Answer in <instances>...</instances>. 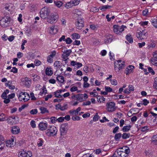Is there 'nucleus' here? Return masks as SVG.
I'll use <instances>...</instances> for the list:
<instances>
[{
	"label": "nucleus",
	"instance_id": "obj_52",
	"mask_svg": "<svg viewBox=\"0 0 157 157\" xmlns=\"http://www.w3.org/2000/svg\"><path fill=\"white\" fill-rule=\"evenodd\" d=\"M65 41L67 44H70L72 42V40L69 37H68L66 40Z\"/></svg>",
	"mask_w": 157,
	"mask_h": 157
},
{
	"label": "nucleus",
	"instance_id": "obj_1",
	"mask_svg": "<svg viewBox=\"0 0 157 157\" xmlns=\"http://www.w3.org/2000/svg\"><path fill=\"white\" fill-rule=\"evenodd\" d=\"M11 19L9 17H4L0 20V25L2 27H7L10 25Z\"/></svg>",
	"mask_w": 157,
	"mask_h": 157
},
{
	"label": "nucleus",
	"instance_id": "obj_41",
	"mask_svg": "<svg viewBox=\"0 0 157 157\" xmlns=\"http://www.w3.org/2000/svg\"><path fill=\"white\" fill-rule=\"evenodd\" d=\"M99 116L98 115V113H96V114L93 117V121H97L99 118Z\"/></svg>",
	"mask_w": 157,
	"mask_h": 157
},
{
	"label": "nucleus",
	"instance_id": "obj_6",
	"mask_svg": "<svg viewBox=\"0 0 157 157\" xmlns=\"http://www.w3.org/2000/svg\"><path fill=\"white\" fill-rule=\"evenodd\" d=\"M84 23L83 19L80 17H78L77 21L75 22L77 28L79 29H81L84 26Z\"/></svg>",
	"mask_w": 157,
	"mask_h": 157
},
{
	"label": "nucleus",
	"instance_id": "obj_51",
	"mask_svg": "<svg viewBox=\"0 0 157 157\" xmlns=\"http://www.w3.org/2000/svg\"><path fill=\"white\" fill-rule=\"evenodd\" d=\"M52 58L53 57H52V56H49L47 57V61L49 63H52L53 61Z\"/></svg>",
	"mask_w": 157,
	"mask_h": 157
},
{
	"label": "nucleus",
	"instance_id": "obj_16",
	"mask_svg": "<svg viewBox=\"0 0 157 157\" xmlns=\"http://www.w3.org/2000/svg\"><path fill=\"white\" fill-rule=\"evenodd\" d=\"M26 92H21L18 98L20 101H23L25 102V94Z\"/></svg>",
	"mask_w": 157,
	"mask_h": 157
},
{
	"label": "nucleus",
	"instance_id": "obj_22",
	"mask_svg": "<svg viewBox=\"0 0 157 157\" xmlns=\"http://www.w3.org/2000/svg\"><path fill=\"white\" fill-rule=\"evenodd\" d=\"M7 119V117L6 114L3 113L0 114V122L6 121Z\"/></svg>",
	"mask_w": 157,
	"mask_h": 157
},
{
	"label": "nucleus",
	"instance_id": "obj_19",
	"mask_svg": "<svg viewBox=\"0 0 157 157\" xmlns=\"http://www.w3.org/2000/svg\"><path fill=\"white\" fill-rule=\"evenodd\" d=\"M119 148L117 150V155L119 156V157H126L127 155H125V153L124 151L121 150H119Z\"/></svg>",
	"mask_w": 157,
	"mask_h": 157
},
{
	"label": "nucleus",
	"instance_id": "obj_31",
	"mask_svg": "<svg viewBox=\"0 0 157 157\" xmlns=\"http://www.w3.org/2000/svg\"><path fill=\"white\" fill-rule=\"evenodd\" d=\"M130 136V134L129 133H124L122 135V138L123 139H126L129 138Z\"/></svg>",
	"mask_w": 157,
	"mask_h": 157
},
{
	"label": "nucleus",
	"instance_id": "obj_44",
	"mask_svg": "<svg viewBox=\"0 0 157 157\" xmlns=\"http://www.w3.org/2000/svg\"><path fill=\"white\" fill-rule=\"evenodd\" d=\"M97 99L98 100V101H100V103L101 102H103L105 101V98L102 97H98L97 98Z\"/></svg>",
	"mask_w": 157,
	"mask_h": 157
},
{
	"label": "nucleus",
	"instance_id": "obj_5",
	"mask_svg": "<svg viewBox=\"0 0 157 157\" xmlns=\"http://www.w3.org/2000/svg\"><path fill=\"white\" fill-rule=\"evenodd\" d=\"M113 31L116 34H119L124 30V28H126L125 26L122 25L119 26L118 25H114L113 26Z\"/></svg>",
	"mask_w": 157,
	"mask_h": 157
},
{
	"label": "nucleus",
	"instance_id": "obj_60",
	"mask_svg": "<svg viewBox=\"0 0 157 157\" xmlns=\"http://www.w3.org/2000/svg\"><path fill=\"white\" fill-rule=\"evenodd\" d=\"M148 71H149V72H150V73H151V74L152 75H154L155 74V72L152 69L151 67H148Z\"/></svg>",
	"mask_w": 157,
	"mask_h": 157
},
{
	"label": "nucleus",
	"instance_id": "obj_3",
	"mask_svg": "<svg viewBox=\"0 0 157 157\" xmlns=\"http://www.w3.org/2000/svg\"><path fill=\"white\" fill-rule=\"evenodd\" d=\"M57 132V129L56 127L54 126L49 127L47 130L45 132L48 136H55Z\"/></svg>",
	"mask_w": 157,
	"mask_h": 157
},
{
	"label": "nucleus",
	"instance_id": "obj_8",
	"mask_svg": "<svg viewBox=\"0 0 157 157\" xmlns=\"http://www.w3.org/2000/svg\"><path fill=\"white\" fill-rule=\"evenodd\" d=\"M58 18V16L57 14H51L48 19V22L51 24H52L57 21Z\"/></svg>",
	"mask_w": 157,
	"mask_h": 157
},
{
	"label": "nucleus",
	"instance_id": "obj_49",
	"mask_svg": "<svg viewBox=\"0 0 157 157\" xmlns=\"http://www.w3.org/2000/svg\"><path fill=\"white\" fill-rule=\"evenodd\" d=\"M6 121H7L8 123L10 124H12L14 122L13 120H12V118L11 117H7V119Z\"/></svg>",
	"mask_w": 157,
	"mask_h": 157
},
{
	"label": "nucleus",
	"instance_id": "obj_40",
	"mask_svg": "<svg viewBox=\"0 0 157 157\" xmlns=\"http://www.w3.org/2000/svg\"><path fill=\"white\" fill-rule=\"evenodd\" d=\"M143 15L144 16H147L149 14L148 10L147 9H145L144 10H143L142 12Z\"/></svg>",
	"mask_w": 157,
	"mask_h": 157
},
{
	"label": "nucleus",
	"instance_id": "obj_10",
	"mask_svg": "<svg viewBox=\"0 0 157 157\" xmlns=\"http://www.w3.org/2000/svg\"><path fill=\"white\" fill-rule=\"evenodd\" d=\"M146 33H143L142 32L140 31L139 32L136 33V36L140 40H142L143 39H145L146 36H145Z\"/></svg>",
	"mask_w": 157,
	"mask_h": 157
},
{
	"label": "nucleus",
	"instance_id": "obj_23",
	"mask_svg": "<svg viewBox=\"0 0 157 157\" xmlns=\"http://www.w3.org/2000/svg\"><path fill=\"white\" fill-rule=\"evenodd\" d=\"M57 80L60 82L61 83H63L64 81V78L63 76L59 75L56 77Z\"/></svg>",
	"mask_w": 157,
	"mask_h": 157
},
{
	"label": "nucleus",
	"instance_id": "obj_29",
	"mask_svg": "<svg viewBox=\"0 0 157 157\" xmlns=\"http://www.w3.org/2000/svg\"><path fill=\"white\" fill-rule=\"evenodd\" d=\"M122 136V134L121 133H118L115 135L114 139L116 141H119Z\"/></svg>",
	"mask_w": 157,
	"mask_h": 157
},
{
	"label": "nucleus",
	"instance_id": "obj_54",
	"mask_svg": "<svg viewBox=\"0 0 157 157\" xmlns=\"http://www.w3.org/2000/svg\"><path fill=\"white\" fill-rule=\"evenodd\" d=\"M43 143V141L41 139H39V140L37 142V145L39 147L41 146L42 145Z\"/></svg>",
	"mask_w": 157,
	"mask_h": 157
},
{
	"label": "nucleus",
	"instance_id": "obj_25",
	"mask_svg": "<svg viewBox=\"0 0 157 157\" xmlns=\"http://www.w3.org/2000/svg\"><path fill=\"white\" fill-rule=\"evenodd\" d=\"M74 3V1H71L65 4V6L67 9L71 8L73 6L72 3Z\"/></svg>",
	"mask_w": 157,
	"mask_h": 157
},
{
	"label": "nucleus",
	"instance_id": "obj_27",
	"mask_svg": "<svg viewBox=\"0 0 157 157\" xmlns=\"http://www.w3.org/2000/svg\"><path fill=\"white\" fill-rule=\"evenodd\" d=\"M40 110L41 111V113L42 114L46 113H48L49 111L47 109L44 107H41L40 108Z\"/></svg>",
	"mask_w": 157,
	"mask_h": 157
},
{
	"label": "nucleus",
	"instance_id": "obj_63",
	"mask_svg": "<svg viewBox=\"0 0 157 157\" xmlns=\"http://www.w3.org/2000/svg\"><path fill=\"white\" fill-rule=\"evenodd\" d=\"M83 70L86 73H88L89 72L88 67L87 66H85L83 68Z\"/></svg>",
	"mask_w": 157,
	"mask_h": 157
},
{
	"label": "nucleus",
	"instance_id": "obj_57",
	"mask_svg": "<svg viewBox=\"0 0 157 157\" xmlns=\"http://www.w3.org/2000/svg\"><path fill=\"white\" fill-rule=\"evenodd\" d=\"M99 9V8L98 9L94 7H92L91 9V10H92V11L94 13L98 12Z\"/></svg>",
	"mask_w": 157,
	"mask_h": 157
},
{
	"label": "nucleus",
	"instance_id": "obj_12",
	"mask_svg": "<svg viewBox=\"0 0 157 157\" xmlns=\"http://www.w3.org/2000/svg\"><path fill=\"white\" fill-rule=\"evenodd\" d=\"M123 63H122L121 62L120 64L118 65L117 67H115V70L116 71L119 72L124 67L125 65L124 63L125 62L124 61H123Z\"/></svg>",
	"mask_w": 157,
	"mask_h": 157
},
{
	"label": "nucleus",
	"instance_id": "obj_32",
	"mask_svg": "<svg viewBox=\"0 0 157 157\" xmlns=\"http://www.w3.org/2000/svg\"><path fill=\"white\" fill-rule=\"evenodd\" d=\"M6 146L9 147H11L13 146V143L12 142H11L10 140L7 141L6 143Z\"/></svg>",
	"mask_w": 157,
	"mask_h": 157
},
{
	"label": "nucleus",
	"instance_id": "obj_58",
	"mask_svg": "<svg viewBox=\"0 0 157 157\" xmlns=\"http://www.w3.org/2000/svg\"><path fill=\"white\" fill-rule=\"evenodd\" d=\"M50 119L51 122L53 123H55L56 121H57V119L55 117H52Z\"/></svg>",
	"mask_w": 157,
	"mask_h": 157
},
{
	"label": "nucleus",
	"instance_id": "obj_24",
	"mask_svg": "<svg viewBox=\"0 0 157 157\" xmlns=\"http://www.w3.org/2000/svg\"><path fill=\"white\" fill-rule=\"evenodd\" d=\"M131 127V125L125 126L122 128V130L124 132H127L130 129Z\"/></svg>",
	"mask_w": 157,
	"mask_h": 157
},
{
	"label": "nucleus",
	"instance_id": "obj_7",
	"mask_svg": "<svg viewBox=\"0 0 157 157\" xmlns=\"http://www.w3.org/2000/svg\"><path fill=\"white\" fill-rule=\"evenodd\" d=\"M68 130V125L67 123H65L62 125L61 127V135H65Z\"/></svg>",
	"mask_w": 157,
	"mask_h": 157
},
{
	"label": "nucleus",
	"instance_id": "obj_46",
	"mask_svg": "<svg viewBox=\"0 0 157 157\" xmlns=\"http://www.w3.org/2000/svg\"><path fill=\"white\" fill-rule=\"evenodd\" d=\"M37 112V109H33L30 111V113L31 114H36Z\"/></svg>",
	"mask_w": 157,
	"mask_h": 157
},
{
	"label": "nucleus",
	"instance_id": "obj_48",
	"mask_svg": "<svg viewBox=\"0 0 157 157\" xmlns=\"http://www.w3.org/2000/svg\"><path fill=\"white\" fill-rule=\"evenodd\" d=\"M110 81H111V84L112 85H115V86L117 85V82L116 80L113 79V80H112L111 79H110Z\"/></svg>",
	"mask_w": 157,
	"mask_h": 157
},
{
	"label": "nucleus",
	"instance_id": "obj_50",
	"mask_svg": "<svg viewBox=\"0 0 157 157\" xmlns=\"http://www.w3.org/2000/svg\"><path fill=\"white\" fill-rule=\"evenodd\" d=\"M25 94V102L27 101L30 98L29 95L26 92Z\"/></svg>",
	"mask_w": 157,
	"mask_h": 157
},
{
	"label": "nucleus",
	"instance_id": "obj_62",
	"mask_svg": "<svg viewBox=\"0 0 157 157\" xmlns=\"http://www.w3.org/2000/svg\"><path fill=\"white\" fill-rule=\"evenodd\" d=\"M11 71L13 72L14 73H16L17 72V69L16 67H13L11 70Z\"/></svg>",
	"mask_w": 157,
	"mask_h": 157
},
{
	"label": "nucleus",
	"instance_id": "obj_30",
	"mask_svg": "<svg viewBox=\"0 0 157 157\" xmlns=\"http://www.w3.org/2000/svg\"><path fill=\"white\" fill-rule=\"evenodd\" d=\"M72 38L73 39H78L80 37V35L77 33H74L71 34Z\"/></svg>",
	"mask_w": 157,
	"mask_h": 157
},
{
	"label": "nucleus",
	"instance_id": "obj_20",
	"mask_svg": "<svg viewBox=\"0 0 157 157\" xmlns=\"http://www.w3.org/2000/svg\"><path fill=\"white\" fill-rule=\"evenodd\" d=\"M62 63L59 61H56L54 63V66L57 67V69H60L62 67Z\"/></svg>",
	"mask_w": 157,
	"mask_h": 157
},
{
	"label": "nucleus",
	"instance_id": "obj_26",
	"mask_svg": "<svg viewBox=\"0 0 157 157\" xmlns=\"http://www.w3.org/2000/svg\"><path fill=\"white\" fill-rule=\"evenodd\" d=\"M123 148H124L125 149L124 151L125 153V155H127V156L128 155V154L130 152V150L129 147H128L125 146L123 147L122 148H120L119 149H123Z\"/></svg>",
	"mask_w": 157,
	"mask_h": 157
},
{
	"label": "nucleus",
	"instance_id": "obj_37",
	"mask_svg": "<svg viewBox=\"0 0 157 157\" xmlns=\"http://www.w3.org/2000/svg\"><path fill=\"white\" fill-rule=\"evenodd\" d=\"M71 49L67 50L66 51H64L63 52L64 55H65L67 56H69L71 52Z\"/></svg>",
	"mask_w": 157,
	"mask_h": 157
},
{
	"label": "nucleus",
	"instance_id": "obj_2",
	"mask_svg": "<svg viewBox=\"0 0 157 157\" xmlns=\"http://www.w3.org/2000/svg\"><path fill=\"white\" fill-rule=\"evenodd\" d=\"M50 13V10L49 8L47 7L43 8L40 12V17L43 19H45L48 17Z\"/></svg>",
	"mask_w": 157,
	"mask_h": 157
},
{
	"label": "nucleus",
	"instance_id": "obj_53",
	"mask_svg": "<svg viewBox=\"0 0 157 157\" xmlns=\"http://www.w3.org/2000/svg\"><path fill=\"white\" fill-rule=\"evenodd\" d=\"M30 125L32 128H35L36 126V125L35 124V121L33 120H32V121H31L30 122Z\"/></svg>",
	"mask_w": 157,
	"mask_h": 157
},
{
	"label": "nucleus",
	"instance_id": "obj_59",
	"mask_svg": "<svg viewBox=\"0 0 157 157\" xmlns=\"http://www.w3.org/2000/svg\"><path fill=\"white\" fill-rule=\"evenodd\" d=\"M78 88L75 86H72L70 89V91L71 92H73L77 90Z\"/></svg>",
	"mask_w": 157,
	"mask_h": 157
},
{
	"label": "nucleus",
	"instance_id": "obj_55",
	"mask_svg": "<svg viewBox=\"0 0 157 157\" xmlns=\"http://www.w3.org/2000/svg\"><path fill=\"white\" fill-rule=\"evenodd\" d=\"M73 121H78L80 120V117L78 116H73L71 117Z\"/></svg>",
	"mask_w": 157,
	"mask_h": 157
},
{
	"label": "nucleus",
	"instance_id": "obj_15",
	"mask_svg": "<svg viewBox=\"0 0 157 157\" xmlns=\"http://www.w3.org/2000/svg\"><path fill=\"white\" fill-rule=\"evenodd\" d=\"M49 28L50 30V33L51 34H56L58 31V29L57 26H55L53 25L50 27Z\"/></svg>",
	"mask_w": 157,
	"mask_h": 157
},
{
	"label": "nucleus",
	"instance_id": "obj_43",
	"mask_svg": "<svg viewBox=\"0 0 157 157\" xmlns=\"http://www.w3.org/2000/svg\"><path fill=\"white\" fill-rule=\"evenodd\" d=\"M64 75L66 77H67L68 78H70L71 76V75L70 73L67 72L66 71L64 72Z\"/></svg>",
	"mask_w": 157,
	"mask_h": 157
},
{
	"label": "nucleus",
	"instance_id": "obj_42",
	"mask_svg": "<svg viewBox=\"0 0 157 157\" xmlns=\"http://www.w3.org/2000/svg\"><path fill=\"white\" fill-rule=\"evenodd\" d=\"M151 63L153 65L157 66V60L155 59H151Z\"/></svg>",
	"mask_w": 157,
	"mask_h": 157
},
{
	"label": "nucleus",
	"instance_id": "obj_45",
	"mask_svg": "<svg viewBox=\"0 0 157 157\" xmlns=\"http://www.w3.org/2000/svg\"><path fill=\"white\" fill-rule=\"evenodd\" d=\"M105 90L107 92H110L112 91V89L109 86H105Z\"/></svg>",
	"mask_w": 157,
	"mask_h": 157
},
{
	"label": "nucleus",
	"instance_id": "obj_18",
	"mask_svg": "<svg viewBox=\"0 0 157 157\" xmlns=\"http://www.w3.org/2000/svg\"><path fill=\"white\" fill-rule=\"evenodd\" d=\"M151 143L154 145H157V135L153 136L151 138Z\"/></svg>",
	"mask_w": 157,
	"mask_h": 157
},
{
	"label": "nucleus",
	"instance_id": "obj_36",
	"mask_svg": "<svg viewBox=\"0 0 157 157\" xmlns=\"http://www.w3.org/2000/svg\"><path fill=\"white\" fill-rule=\"evenodd\" d=\"M151 21L153 26L157 28V19L151 20Z\"/></svg>",
	"mask_w": 157,
	"mask_h": 157
},
{
	"label": "nucleus",
	"instance_id": "obj_64",
	"mask_svg": "<svg viewBox=\"0 0 157 157\" xmlns=\"http://www.w3.org/2000/svg\"><path fill=\"white\" fill-rule=\"evenodd\" d=\"M153 56V57L151 59H155L157 60V51H156L154 53Z\"/></svg>",
	"mask_w": 157,
	"mask_h": 157
},
{
	"label": "nucleus",
	"instance_id": "obj_17",
	"mask_svg": "<svg viewBox=\"0 0 157 157\" xmlns=\"http://www.w3.org/2000/svg\"><path fill=\"white\" fill-rule=\"evenodd\" d=\"M113 40V37L112 35H108L106 36V39L105 40V43H110Z\"/></svg>",
	"mask_w": 157,
	"mask_h": 157
},
{
	"label": "nucleus",
	"instance_id": "obj_39",
	"mask_svg": "<svg viewBox=\"0 0 157 157\" xmlns=\"http://www.w3.org/2000/svg\"><path fill=\"white\" fill-rule=\"evenodd\" d=\"M153 87L157 90V77L155 78L154 79Z\"/></svg>",
	"mask_w": 157,
	"mask_h": 157
},
{
	"label": "nucleus",
	"instance_id": "obj_34",
	"mask_svg": "<svg viewBox=\"0 0 157 157\" xmlns=\"http://www.w3.org/2000/svg\"><path fill=\"white\" fill-rule=\"evenodd\" d=\"M54 3L58 7H60L62 6V5L63 4V3L59 1H54Z\"/></svg>",
	"mask_w": 157,
	"mask_h": 157
},
{
	"label": "nucleus",
	"instance_id": "obj_33",
	"mask_svg": "<svg viewBox=\"0 0 157 157\" xmlns=\"http://www.w3.org/2000/svg\"><path fill=\"white\" fill-rule=\"evenodd\" d=\"M77 100L79 101H84L83 95H82V94L77 95Z\"/></svg>",
	"mask_w": 157,
	"mask_h": 157
},
{
	"label": "nucleus",
	"instance_id": "obj_35",
	"mask_svg": "<svg viewBox=\"0 0 157 157\" xmlns=\"http://www.w3.org/2000/svg\"><path fill=\"white\" fill-rule=\"evenodd\" d=\"M69 113L71 115H75V116L77 115L78 114L75 110H71L69 111Z\"/></svg>",
	"mask_w": 157,
	"mask_h": 157
},
{
	"label": "nucleus",
	"instance_id": "obj_56",
	"mask_svg": "<svg viewBox=\"0 0 157 157\" xmlns=\"http://www.w3.org/2000/svg\"><path fill=\"white\" fill-rule=\"evenodd\" d=\"M4 99V102L6 104H7L9 103L10 101V100L9 98H6L3 99Z\"/></svg>",
	"mask_w": 157,
	"mask_h": 157
},
{
	"label": "nucleus",
	"instance_id": "obj_47",
	"mask_svg": "<svg viewBox=\"0 0 157 157\" xmlns=\"http://www.w3.org/2000/svg\"><path fill=\"white\" fill-rule=\"evenodd\" d=\"M121 60H118L116 61L115 63H114V65L115 66V67H117L118 65L120 64L121 62Z\"/></svg>",
	"mask_w": 157,
	"mask_h": 157
},
{
	"label": "nucleus",
	"instance_id": "obj_38",
	"mask_svg": "<svg viewBox=\"0 0 157 157\" xmlns=\"http://www.w3.org/2000/svg\"><path fill=\"white\" fill-rule=\"evenodd\" d=\"M68 108V106L67 104H64L63 106H61V110L64 111L67 109Z\"/></svg>",
	"mask_w": 157,
	"mask_h": 157
},
{
	"label": "nucleus",
	"instance_id": "obj_14",
	"mask_svg": "<svg viewBox=\"0 0 157 157\" xmlns=\"http://www.w3.org/2000/svg\"><path fill=\"white\" fill-rule=\"evenodd\" d=\"M20 131L19 128L17 126H14L12 127L11 130V132L12 133L14 134H18Z\"/></svg>",
	"mask_w": 157,
	"mask_h": 157
},
{
	"label": "nucleus",
	"instance_id": "obj_9",
	"mask_svg": "<svg viewBox=\"0 0 157 157\" xmlns=\"http://www.w3.org/2000/svg\"><path fill=\"white\" fill-rule=\"evenodd\" d=\"M32 155L30 151L26 152L23 151L20 152L18 154L19 157H31Z\"/></svg>",
	"mask_w": 157,
	"mask_h": 157
},
{
	"label": "nucleus",
	"instance_id": "obj_11",
	"mask_svg": "<svg viewBox=\"0 0 157 157\" xmlns=\"http://www.w3.org/2000/svg\"><path fill=\"white\" fill-rule=\"evenodd\" d=\"M40 129L42 131L45 130L47 129L48 126V124L46 123L41 122L39 125Z\"/></svg>",
	"mask_w": 157,
	"mask_h": 157
},
{
	"label": "nucleus",
	"instance_id": "obj_28",
	"mask_svg": "<svg viewBox=\"0 0 157 157\" xmlns=\"http://www.w3.org/2000/svg\"><path fill=\"white\" fill-rule=\"evenodd\" d=\"M126 39L130 43H132L133 42V40L131 35L130 34H128L126 36Z\"/></svg>",
	"mask_w": 157,
	"mask_h": 157
},
{
	"label": "nucleus",
	"instance_id": "obj_21",
	"mask_svg": "<svg viewBox=\"0 0 157 157\" xmlns=\"http://www.w3.org/2000/svg\"><path fill=\"white\" fill-rule=\"evenodd\" d=\"M45 73L46 75L51 76L53 74V71L51 68L47 67L45 70Z\"/></svg>",
	"mask_w": 157,
	"mask_h": 157
},
{
	"label": "nucleus",
	"instance_id": "obj_4",
	"mask_svg": "<svg viewBox=\"0 0 157 157\" xmlns=\"http://www.w3.org/2000/svg\"><path fill=\"white\" fill-rule=\"evenodd\" d=\"M106 109L109 112H111L116 110L115 104L113 102H109L106 104Z\"/></svg>",
	"mask_w": 157,
	"mask_h": 157
},
{
	"label": "nucleus",
	"instance_id": "obj_61",
	"mask_svg": "<svg viewBox=\"0 0 157 157\" xmlns=\"http://www.w3.org/2000/svg\"><path fill=\"white\" fill-rule=\"evenodd\" d=\"M57 121L59 122H63L64 120V118L63 117H60L58 118L57 119Z\"/></svg>",
	"mask_w": 157,
	"mask_h": 157
},
{
	"label": "nucleus",
	"instance_id": "obj_13",
	"mask_svg": "<svg viewBox=\"0 0 157 157\" xmlns=\"http://www.w3.org/2000/svg\"><path fill=\"white\" fill-rule=\"evenodd\" d=\"M134 67V66L132 65H129L127 67L125 71V73H126V74L128 75L131 73L132 72Z\"/></svg>",
	"mask_w": 157,
	"mask_h": 157
}]
</instances>
